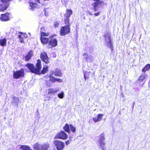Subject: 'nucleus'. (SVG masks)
Instances as JSON below:
<instances>
[{
    "instance_id": "nucleus-1",
    "label": "nucleus",
    "mask_w": 150,
    "mask_h": 150,
    "mask_svg": "<svg viewBox=\"0 0 150 150\" xmlns=\"http://www.w3.org/2000/svg\"><path fill=\"white\" fill-rule=\"evenodd\" d=\"M26 66L31 72L37 75L44 74L48 71V66L46 65L43 67L42 70L41 71L42 67L41 61L40 59L37 60L35 67L33 64L29 63L26 64Z\"/></svg>"
},
{
    "instance_id": "nucleus-2",
    "label": "nucleus",
    "mask_w": 150,
    "mask_h": 150,
    "mask_svg": "<svg viewBox=\"0 0 150 150\" xmlns=\"http://www.w3.org/2000/svg\"><path fill=\"white\" fill-rule=\"evenodd\" d=\"M50 146V144L47 143L43 144L36 143L34 144L33 148L35 150H47Z\"/></svg>"
},
{
    "instance_id": "nucleus-3",
    "label": "nucleus",
    "mask_w": 150,
    "mask_h": 150,
    "mask_svg": "<svg viewBox=\"0 0 150 150\" xmlns=\"http://www.w3.org/2000/svg\"><path fill=\"white\" fill-rule=\"evenodd\" d=\"M24 75V70L23 69L16 71H14L13 72V78L16 79L23 77Z\"/></svg>"
},
{
    "instance_id": "nucleus-4",
    "label": "nucleus",
    "mask_w": 150,
    "mask_h": 150,
    "mask_svg": "<svg viewBox=\"0 0 150 150\" xmlns=\"http://www.w3.org/2000/svg\"><path fill=\"white\" fill-rule=\"evenodd\" d=\"M70 32V25H67L62 27L60 31V33L61 36H64L68 34Z\"/></svg>"
},
{
    "instance_id": "nucleus-5",
    "label": "nucleus",
    "mask_w": 150,
    "mask_h": 150,
    "mask_svg": "<svg viewBox=\"0 0 150 150\" xmlns=\"http://www.w3.org/2000/svg\"><path fill=\"white\" fill-rule=\"evenodd\" d=\"M53 143L57 150H62L64 147V143L60 140H54Z\"/></svg>"
},
{
    "instance_id": "nucleus-6",
    "label": "nucleus",
    "mask_w": 150,
    "mask_h": 150,
    "mask_svg": "<svg viewBox=\"0 0 150 150\" xmlns=\"http://www.w3.org/2000/svg\"><path fill=\"white\" fill-rule=\"evenodd\" d=\"M105 41L107 43L108 47L111 49V51L113 50V46L110 39V35L109 33H107L104 35Z\"/></svg>"
},
{
    "instance_id": "nucleus-7",
    "label": "nucleus",
    "mask_w": 150,
    "mask_h": 150,
    "mask_svg": "<svg viewBox=\"0 0 150 150\" xmlns=\"http://www.w3.org/2000/svg\"><path fill=\"white\" fill-rule=\"evenodd\" d=\"M2 2L3 4H0V9H6L9 7L10 4L9 2L12 0H0Z\"/></svg>"
},
{
    "instance_id": "nucleus-8",
    "label": "nucleus",
    "mask_w": 150,
    "mask_h": 150,
    "mask_svg": "<svg viewBox=\"0 0 150 150\" xmlns=\"http://www.w3.org/2000/svg\"><path fill=\"white\" fill-rule=\"evenodd\" d=\"M67 135L63 131H61L57 134L54 139H59L65 140L67 138Z\"/></svg>"
},
{
    "instance_id": "nucleus-9",
    "label": "nucleus",
    "mask_w": 150,
    "mask_h": 150,
    "mask_svg": "<svg viewBox=\"0 0 150 150\" xmlns=\"http://www.w3.org/2000/svg\"><path fill=\"white\" fill-rule=\"evenodd\" d=\"M83 58L88 62L91 63L94 60V58L92 55L88 54L86 53L83 54Z\"/></svg>"
},
{
    "instance_id": "nucleus-10",
    "label": "nucleus",
    "mask_w": 150,
    "mask_h": 150,
    "mask_svg": "<svg viewBox=\"0 0 150 150\" xmlns=\"http://www.w3.org/2000/svg\"><path fill=\"white\" fill-rule=\"evenodd\" d=\"M40 58L46 64H48L50 62L49 58L48 57L47 54L45 52H43L41 54Z\"/></svg>"
},
{
    "instance_id": "nucleus-11",
    "label": "nucleus",
    "mask_w": 150,
    "mask_h": 150,
    "mask_svg": "<svg viewBox=\"0 0 150 150\" xmlns=\"http://www.w3.org/2000/svg\"><path fill=\"white\" fill-rule=\"evenodd\" d=\"M50 74L51 75H53L55 76H59L61 77L62 76V74L60 69H56L54 70H52L50 71Z\"/></svg>"
},
{
    "instance_id": "nucleus-12",
    "label": "nucleus",
    "mask_w": 150,
    "mask_h": 150,
    "mask_svg": "<svg viewBox=\"0 0 150 150\" xmlns=\"http://www.w3.org/2000/svg\"><path fill=\"white\" fill-rule=\"evenodd\" d=\"M10 13L8 12L4 14H1L0 17L1 20L2 21H6L10 20Z\"/></svg>"
},
{
    "instance_id": "nucleus-13",
    "label": "nucleus",
    "mask_w": 150,
    "mask_h": 150,
    "mask_svg": "<svg viewBox=\"0 0 150 150\" xmlns=\"http://www.w3.org/2000/svg\"><path fill=\"white\" fill-rule=\"evenodd\" d=\"M57 40L55 38H52L49 41L48 45L51 46V47H54L57 45Z\"/></svg>"
},
{
    "instance_id": "nucleus-14",
    "label": "nucleus",
    "mask_w": 150,
    "mask_h": 150,
    "mask_svg": "<svg viewBox=\"0 0 150 150\" xmlns=\"http://www.w3.org/2000/svg\"><path fill=\"white\" fill-rule=\"evenodd\" d=\"M35 1L36 3H34L30 1L28 2L30 6L31 7V8L32 9H34L38 8L39 5L38 4L37 2H36V0Z\"/></svg>"
},
{
    "instance_id": "nucleus-15",
    "label": "nucleus",
    "mask_w": 150,
    "mask_h": 150,
    "mask_svg": "<svg viewBox=\"0 0 150 150\" xmlns=\"http://www.w3.org/2000/svg\"><path fill=\"white\" fill-rule=\"evenodd\" d=\"M103 115L101 114H98L97 116V117H94L93 118V120L95 122H99L102 119Z\"/></svg>"
},
{
    "instance_id": "nucleus-16",
    "label": "nucleus",
    "mask_w": 150,
    "mask_h": 150,
    "mask_svg": "<svg viewBox=\"0 0 150 150\" xmlns=\"http://www.w3.org/2000/svg\"><path fill=\"white\" fill-rule=\"evenodd\" d=\"M40 39L41 42L43 45H46L49 42V39L48 38L41 37Z\"/></svg>"
},
{
    "instance_id": "nucleus-17",
    "label": "nucleus",
    "mask_w": 150,
    "mask_h": 150,
    "mask_svg": "<svg viewBox=\"0 0 150 150\" xmlns=\"http://www.w3.org/2000/svg\"><path fill=\"white\" fill-rule=\"evenodd\" d=\"M33 51L30 50L28 52L26 56L25 57V60L26 61H28L33 56Z\"/></svg>"
},
{
    "instance_id": "nucleus-18",
    "label": "nucleus",
    "mask_w": 150,
    "mask_h": 150,
    "mask_svg": "<svg viewBox=\"0 0 150 150\" xmlns=\"http://www.w3.org/2000/svg\"><path fill=\"white\" fill-rule=\"evenodd\" d=\"M59 90V89L58 88H50L49 89L48 93L49 94H51L53 93H56Z\"/></svg>"
},
{
    "instance_id": "nucleus-19",
    "label": "nucleus",
    "mask_w": 150,
    "mask_h": 150,
    "mask_svg": "<svg viewBox=\"0 0 150 150\" xmlns=\"http://www.w3.org/2000/svg\"><path fill=\"white\" fill-rule=\"evenodd\" d=\"M64 130L68 133H70V126L68 124H66L63 127Z\"/></svg>"
},
{
    "instance_id": "nucleus-20",
    "label": "nucleus",
    "mask_w": 150,
    "mask_h": 150,
    "mask_svg": "<svg viewBox=\"0 0 150 150\" xmlns=\"http://www.w3.org/2000/svg\"><path fill=\"white\" fill-rule=\"evenodd\" d=\"M72 13V10H67L66 12L64 14L65 17L66 18H69L71 15Z\"/></svg>"
},
{
    "instance_id": "nucleus-21",
    "label": "nucleus",
    "mask_w": 150,
    "mask_h": 150,
    "mask_svg": "<svg viewBox=\"0 0 150 150\" xmlns=\"http://www.w3.org/2000/svg\"><path fill=\"white\" fill-rule=\"evenodd\" d=\"M150 69V64H147L142 69V71L143 73H145L146 71L149 70Z\"/></svg>"
},
{
    "instance_id": "nucleus-22",
    "label": "nucleus",
    "mask_w": 150,
    "mask_h": 150,
    "mask_svg": "<svg viewBox=\"0 0 150 150\" xmlns=\"http://www.w3.org/2000/svg\"><path fill=\"white\" fill-rule=\"evenodd\" d=\"M13 101L12 103H14L15 105L18 106V102H19V98H18L14 97H13Z\"/></svg>"
},
{
    "instance_id": "nucleus-23",
    "label": "nucleus",
    "mask_w": 150,
    "mask_h": 150,
    "mask_svg": "<svg viewBox=\"0 0 150 150\" xmlns=\"http://www.w3.org/2000/svg\"><path fill=\"white\" fill-rule=\"evenodd\" d=\"M6 43V38H4L0 39V45L2 46H5Z\"/></svg>"
},
{
    "instance_id": "nucleus-24",
    "label": "nucleus",
    "mask_w": 150,
    "mask_h": 150,
    "mask_svg": "<svg viewBox=\"0 0 150 150\" xmlns=\"http://www.w3.org/2000/svg\"><path fill=\"white\" fill-rule=\"evenodd\" d=\"M99 143L100 146L102 149V150H105L104 147L105 144L104 142L99 141Z\"/></svg>"
},
{
    "instance_id": "nucleus-25",
    "label": "nucleus",
    "mask_w": 150,
    "mask_h": 150,
    "mask_svg": "<svg viewBox=\"0 0 150 150\" xmlns=\"http://www.w3.org/2000/svg\"><path fill=\"white\" fill-rule=\"evenodd\" d=\"M102 1L96 2L92 4V5L93 6L94 9H95L97 8L98 7L99 5L101 4V3L102 2Z\"/></svg>"
},
{
    "instance_id": "nucleus-26",
    "label": "nucleus",
    "mask_w": 150,
    "mask_h": 150,
    "mask_svg": "<svg viewBox=\"0 0 150 150\" xmlns=\"http://www.w3.org/2000/svg\"><path fill=\"white\" fill-rule=\"evenodd\" d=\"M148 76L146 74H143L139 78L138 80L140 81H143Z\"/></svg>"
},
{
    "instance_id": "nucleus-27",
    "label": "nucleus",
    "mask_w": 150,
    "mask_h": 150,
    "mask_svg": "<svg viewBox=\"0 0 150 150\" xmlns=\"http://www.w3.org/2000/svg\"><path fill=\"white\" fill-rule=\"evenodd\" d=\"M53 75H51V74L49 75V77L50 78L49 79L50 81L53 83H54L55 82L56 78L53 76Z\"/></svg>"
},
{
    "instance_id": "nucleus-28",
    "label": "nucleus",
    "mask_w": 150,
    "mask_h": 150,
    "mask_svg": "<svg viewBox=\"0 0 150 150\" xmlns=\"http://www.w3.org/2000/svg\"><path fill=\"white\" fill-rule=\"evenodd\" d=\"M100 139L99 141L104 142L105 139L104 137V134L103 133H102L99 137Z\"/></svg>"
},
{
    "instance_id": "nucleus-29",
    "label": "nucleus",
    "mask_w": 150,
    "mask_h": 150,
    "mask_svg": "<svg viewBox=\"0 0 150 150\" xmlns=\"http://www.w3.org/2000/svg\"><path fill=\"white\" fill-rule=\"evenodd\" d=\"M64 94L63 91H62L60 93L58 94V97L60 99H62L64 97Z\"/></svg>"
},
{
    "instance_id": "nucleus-30",
    "label": "nucleus",
    "mask_w": 150,
    "mask_h": 150,
    "mask_svg": "<svg viewBox=\"0 0 150 150\" xmlns=\"http://www.w3.org/2000/svg\"><path fill=\"white\" fill-rule=\"evenodd\" d=\"M17 32L14 28H11L10 29V33H11L13 35H15L16 33Z\"/></svg>"
},
{
    "instance_id": "nucleus-31",
    "label": "nucleus",
    "mask_w": 150,
    "mask_h": 150,
    "mask_svg": "<svg viewBox=\"0 0 150 150\" xmlns=\"http://www.w3.org/2000/svg\"><path fill=\"white\" fill-rule=\"evenodd\" d=\"M70 130L73 132H74L76 131V128L74 127L72 125L70 124Z\"/></svg>"
},
{
    "instance_id": "nucleus-32",
    "label": "nucleus",
    "mask_w": 150,
    "mask_h": 150,
    "mask_svg": "<svg viewBox=\"0 0 150 150\" xmlns=\"http://www.w3.org/2000/svg\"><path fill=\"white\" fill-rule=\"evenodd\" d=\"M52 83L50 81V79L47 81L46 84L47 86L50 87L51 86Z\"/></svg>"
},
{
    "instance_id": "nucleus-33",
    "label": "nucleus",
    "mask_w": 150,
    "mask_h": 150,
    "mask_svg": "<svg viewBox=\"0 0 150 150\" xmlns=\"http://www.w3.org/2000/svg\"><path fill=\"white\" fill-rule=\"evenodd\" d=\"M88 13L89 14H90V15H94L96 16H99L100 14V12L99 11L96 13H94V14L91 13L90 12H88Z\"/></svg>"
},
{
    "instance_id": "nucleus-34",
    "label": "nucleus",
    "mask_w": 150,
    "mask_h": 150,
    "mask_svg": "<svg viewBox=\"0 0 150 150\" xmlns=\"http://www.w3.org/2000/svg\"><path fill=\"white\" fill-rule=\"evenodd\" d=\"M64 23L66 25H69V18H66L64 19Z\"/></svg>"
},
{
    "instance_id": "nucleus-35",
    "label": "nucleus",
    "mask_w": 150,
    "mask_h": 150,
    "mask_svg": "<svg viewBox=\"0 0 150 150\" xmlns=\"http://www.w3.org/2000/svg\"><path fill=\"white\" fill-rule=\"evenodd\" d=\"M48 35V34L46 33H44L43 32H41V36H47Z\"/></svg>"
},
{
    "instance_id": "nucleus-36",
    "label": "nucleus",
    "mask_w": 150,
    "mask_h": 150,
    "mask_svg": "<svg viewBox=\"0 0 150 150\" xmlns=\"http://www.w3.org/2000/svg\"><path fill=\"white\" fill-rule=\"evenodd\" d=\"M54 26L55 28H57L58 27V26L59 25V22H55L54 23Z\"/></svg>"
},
{
    "instance_id": "nucleus-37",
    "label": "nucleus",
    "mask_w": 150,
    "mask_h": 150,
    "mask_svg": "<svg viewBox=\"0 0 150 150\" xmlns=\"http://www.w3.org/2000/svg\"><path fill=\"white\" fill-rule=\"evenodd\" d=\"M57 81L59 82H61L62 81L61 79L56 78L55 82Z\"/></svg>"
},
{
    "instance_id": "nucleus-38",
    "label": "nucleus",
    "mask_w": 150,
    "mask_h": 150,
    "mask_svg": "<svg viewBox=\"0 0 150 150\" xmlns=\"http://www.w3.org/2000/svg\"><path fill=\"white\" fill-rule=\"evenodd\" d=\"M89 51L90 53H92L93 52V48L92 47H90L89 48Z\"/></svg>"
},
{
    "instance_id": "nucleus-39",
    "label": "nucleus",
    "mask_w": 150,
    "mask_h": 150,
    "mask_svg": "<svg viewBox=\"0 0 150 150\" xmlns=\"http://www.w3.org/2000/svg\"><path fill=\"white\" fill-rule=\"evenodd\" d=\"M44 11L45 13V16H47L48 15V13L46 11V10H44Z\"/></svg>"
},
{
    "instance_id": "nucleus-40",
    "label": "nucleus",
    "mask_w": 150,
    "mask_h": 150,
    "mask_svg": "<svg viewBox=\"0 0 150 150\" xmlns=\"http://www.w3.org/2000/svg\"><path fill=\"white\" fill-rule=\"evenodd\" d=\"M69 143V140H67V141L65 142V144L66 145H67Z\"/></svg>"
},
{
    "instance_id": "nucleus-41",
    "label": "nucleus",
    "mask_w": 150,
    "mask_h": 150,
    "mask_svg": "<svg viewBox=\"0 0 150 150\" xmlns=\"http://www.w3.org/2000/svg\"><path fill=\"white\" fill-rule=\"evenodd\" d=\"M24 36L25 38H26L27 37V35L26 34H25L24 35Z\"/></svg>"
},
{
    "instance_id": "nucleus-42",
    "label": "nucleus",
    "mask_w": 150,
    "mask_h": 150,
    "mask_svg": "<svg viewBox=\"0 0 150 150\" xmlns=\"http://www.w3.org/2000/svg\"><path fill=\"white\" fill-rule=\"evenodd\" d=\"M135 103L134 102H133V104H132V108H133L134 107V105H135Z\"/></svg>"
},
{
    "instance_id": "nucleus-43",
    "label": "nucleus",
    "mask_w": 150,
    "mask_h": 150,
    "mask_svg": "<svg viewBox=\"0 0 150 150\" xmlns=\"http://www.w3.org/2000/svg\"><path fill=\"white\" fill-rule=\"evenodd\" d=\"M36 2H38V3H40V0H36Z\"/></svg>"
},
{
    "instance_id": "nucleus-44",
    "label": "nucleus",
    "mask_w": 150,
    "mask_h": 150,
    "mask_svg": "<svg viewBox=\"0 0 150 150\" xmlns=\"http://www.w3.org/2000/svg\"><path fill=\"white\" fill-rule=\"evenodd\" d=\"M84 79H85V80H86V76H85V74H84Z\"/></svg>"
},
{
    "instance_id": "nucleus-45",
    "label": "nucleus",
    "mask_w": 150,
    "mask_h": 150,
    "mask_svg": "<svg viewBox=\"0 0 150 150\" xmlns=\"http://www.w3.org/2000/svg\"><path fill=\"white\" fill-rule=\"evenodd\" d=\"M18 38H20L21 37V36L20 35H18Z\"/></svg>"
},
{
    "instance_id": "nucleus-46",
    "label": "nucleus",
    "mask_w": 150,
    "mask_h": 150,
    "mask_svg": "<svg viewBox=\"0 0 150 150\" xmlns=\"http://www.w3.org/2000/svg\"><path fill=\"white\" fill-rule=\"evenodd\" d=\"M23 42V40H20V42L21 43H22Z\"/></svg>"
},
{
    "instance_id": "nucleus-47",
    "label": "nucleus",
    "mask_w": 150,
    "mask_h": 150,
    "mask_svg": "<svg viewBox=\"0 0 150 150\" xmlns=\"http://www.w3.org/2000/svg\"><path fill=\"white\" fill-rule=\"evenodd\" d=\"M96 10H94V11H95V12H96Z\"/></svg>"
},
{
    "instance_id": "nucleus-48",
    "label": "nucleus",
    "mask_w": 150,
    "mask_h": 150,
    "mask_svg": "<svg viewBox=\"0 0 150 150\" xmlns=\"http://www.w3.org/2000/svg\"><path fill=\"white\" fill-rule=\"evenodd\" d=\"M120 88H121V87H122V86H120Z\"/></svg>"
},
{
    "instance_id": "nucleus-49",
    "label": "nucleus",
    "mask_w": 150,
    "mask_h": 150,
    "mask_svg": "<svg viewBox=\"0 0 150 150\" xmlns=\"http://www.w3.org/2000/svg\"><path fill=\"white\" fill-rule=\"evenodd\" d=\"M120 88H121V87H122V86H120Z\"/></svg>"
},
{
    "instance_id": "nucleus-50",
    "label": "nucleus",
    "mask_w": 150,
    "mask_h": 150,
    "mask_svg": "<svg viewBox=\"0 0 150 150\" xmlns=\"http://www.w3.org/2000/svg\"><path fill=\"white\" fill-rule=\"evenodd\" d=\"M149 83H150V80L149 81Z\"/></svg>"
},
{
    "instance_id": "nucleus-51",
    "label": "nucleus",
    "mask_w": 150,
    "mask_h": 150,
    "mask_svg": "<svg viewBox=\"0 0 150 150\" xmlns=\"http://www.w3.org/2000/svg\"><path fill=\"white\" fill-rule=\"evenodd\" d=\"M3 10H0V11H3Z\"/></svg>"
},
{
    "instance_id": "nucleus-52",
    "label": "nucleus",
    "mask_w": 150,
    "mask_h": 150,
    "mask_svg": "<svg viewBox=\"0 0 150 150\" xmlns=\"http://www.w3.org/2000/svg\"><path fill=\"white\" fill-rule=\"evenodd\" d=\"M29 34L30 35V33H29Z\"/></svg>"
}]
</instances>
